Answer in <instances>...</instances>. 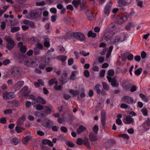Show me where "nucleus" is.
<instances>
[{
    "instance_id": "nucleus-40",
    "label": "nucleus",
    "mask_w": 150,
    "mask_h": 150,
    "mask_svg": "<svg viewBox=\"0 0 150 150\" xmlns=\"http://www.w3.org/2000/svg\"><path fill=\"white\" fill-rule=\"evenodd\" d=\"M141 112L144 116H147V115L148 111L146 108L144 107L141 110Z\"/></svg>"
},
{
    "instance_id": "nucleus-56",
    "label": "nucleus",
    "mask_w": 150,
    "mask_h": 150,
    "mask_svg": "<svg viewBox=\"0 0 150 150\" xmlns=\"http://www.w3.org/2000/svg\"><path fill=\"white\" fill-rule=\"evenodd\" d=\"M45 5V2L43 1L41 2H37L36 3V5L37 6H43Z\"/></svg>"
},
{
    "instance_id": "nucleus-15",
    "label": "nucleus",
    "mask_w": 150,
    "mask_h": 150,
    "mask_svg": "<svg viewBox=\"0 0 150 150\" xmlns=\"http://www.w3.org/2000/svg\"><path fill=\"white\" fill-rule=\"evenodd\" d=\"M42 125L45 127L50 128L52 126V122L50 120H48L45 123H43Z\"/></svg>"
},
{
    "instance_id": "nucleus-64",
    "label": "nucleus",
    "mask_w": 150,
    "mask_h": 150,
    "mask_svg": "<svg viewBox=\"0 0 150 150\" xmlns=\"http://www.w3.org/2000/svg\"><path fill=\"white\" fill-rule=\"evenodd\" d=\"M66 8L67 9L70 10L71 11H73L74 9L73 6L71 4L67 6Z\"/></svg>"
},
{
    "instance_id": "nucleus-8",
    "label": "nucleus",
    "mask_w": 150,
    "mask_h": 150,
    "mask_svg": "<svg viewBox=\"0 0 150 150\" xmlns=\"http://www.w3.org/2000/svg\"><path fill=\"white\" fill-rule=\"evenodd\" d=\"M131 2V0H117V3L120 6L129 5Z\"/></svg>"
},
{
    "instance_id": "nucleus-61",
    "label": "nucleus",
    "mask_w": 150,
    "mask_h": 150,
    "mask_svg": "<svg viewBox=\"0 0 150 150\" xmlns=\"http://www.w3.org/2000/svg\"><path fill=\"white\" fill-rule=\"evenodd\" d=\"M80 54L83 55L84 56H86L89 54V52L86 53V52L83 51H81L80 52Z\"/></svg>"
},
{
    "instance_id": "nucleus-6",
    "label": "nucleus",
    "mask_w": 150,
    "mask_h": 150,
    "mask_svg": "<svg viewBox=\"0 0 150 150\" xmlns=\"http://www.w3.org/2000/svg\"><path fill=\"white\" fill-rule=\"evenodd\" d=\"M3 98L5 100L12 99L15 96L13 92H8L7 91L4 92L3 94Z\"/></svg>"
},
{
    "instance_id": "nucleus-33",
    "label": "nucleus",
    "mask_w": 150,
    "mask_h": 150,
    "mask_svg": "<svg viewBox=\"0 0 150 150\" xmlns=\"http://www.w3.org/2000/svg\"><path fill=\"white\" fill-rule=\"evenodd\" d=\"M69 92L70 93L73 95L74 96H76L79 94V92L77 90H74L72 89H70Z\"/></svg>"
},
{
    "instance_id": "nucleus-30",
    "label": "nucleus",
    "mask_w": 150,
    "mask_h": 150,
    "mask_svg": "<svg viewBox=\"0 0 150 150\" xmlns=\"http://www.w3.org/2000/svg\"><path fill=\"white\" fill-rule=\"evenodd\" d=\"M49 39L48 38L45 39L44 43V45L45 47H48L50 46V44L49 42Z\"/></svg>"
},
{
    "instance_id": "nucleus-21",
    "label": "nucleus",
    "mask_w": 150,
    "mask_h": 150,
    "mask_svg": "<svg viewBox=\"0 0 150 150\" xmlns=\"http://www.w3.org/2000/svg\"><path fill=\"white\" fill-rule=\"evenodd\" d=\"M111 8V6L109 4H107L105 6L104 11V13L105 14L107 15L110 12V9Z\"/></svg>"
},
{
    "instance_id": "nucleus-22",
    "label": "nucleus",
    "mask_w": 150,
    "mask_h": 150,
    "mask_svg": "<svg viewBox=\"0 0 150 150\" xmlns=\"http://www.w3.org/2000/svg\"><path fill=\"white\" fill-rule=\"evenodd\" d=\"M81 0H73L72 1V4L74 6L77 8L79 5L81 3Z\"/></svg>"
},
{
    "instance_id": "nucleus-14",
    "label": "nucleus",
    "mask_w": 150,
    "mask_h": 150,
    "mask_svg": "<svg viewBox=\"0 0 150 150\" xmlns=\"http://www.w3.org/2000/svg\"><path fill=\"white\" fill-rule=\"evenodd\" d=\"M100 85L99 83L96 84L94 87V90L96 91V93L98 94L101 93L103 94V91L102 90L101 91L100 89Z\"/></svg>"
},
{
    "instance_id": "nucleus-47",
    "label": "nucleus",
    "mask_w": 150,
    "mask_h": 150,
    "mask_svg": "<svg viewBox=\"0 0 150 150\" xmlns=\"http://www.w3.org/2000/svg\"><path fill=\"white\" fill-rule=\"evenodd\" d=\"M58 48L61 53H63L65 51L64 48L62 45L58 46Z\"/></svg>"
},
{
    "instance_id": "nucleus-27",
    "label": "nucleus",
    "mask_w": 150,
    "mask_h": 150,
    "mask_svg": "<svg viewBox=\"0 0 150 150\" xmlns=\"http://www.w3.org/2000/svg\"><path fill=\"white\" fill-rule=\"evenodd\" d=\"M86 128L83 125H80L77 130V132L78 134H80L83 131L86 130Z\"/></svg>"
},
{
    "instance_id": "nucleus-24",
    "label": "nucleus",
    "mask_w": 150,
    "mask_h": 150,
    "mask_svg": "<svg viewBox=\"0 0 150 150\" xmlns=\"http://www.w3.org/2000/svg\"><path fill=\"white\" fill-rule=\"evenodd\" d=\"M67 76H61V78L60 79L63 85L67 81L68 79L67 78Z\"/></svg>"
},
{
    "instance_id": "nucleus-35",
    "label": "nucleus",
    "mask_w": 150,
    "mask_h": 150,
    "mask_svg": "<svg viewBox=\"0 0 150 150\" xmlns=\"http://www.w3.org/2000/svg\"><path fill=\"white\" fill-rule=\"evenodd\" d=\"M102 85L103 89L106 91H108L109 89V85L105 82H103L102 83Z\"/></svg>"
},
{
    "instance_id": "nucleus-54",
    "label": "nucleus",
    "mask_w": 150,
    "mask_h": 150,
    "mask_svg": "<svg viewBox=\"0 0 150 150\" xmlns=\"http://www.w3.org/2000/svg\"><path fill=\"white\" fill-rule=\"evenodd\" d=\"M4 113L5 114H10L12 113V111L11 109H6L4 110Z\"/></svg>"
},
{
    "instance_id": "nucleus-1",
    "label": "nucleus",
    "mask_w": 150,
    "mask_h": 150,
    "mask_svg": "<svg viewBox=\"0 0 150 150\" xmlns=\"http://www.w3.org/2000/svg\"><path fill=\"white\" fill-rule=\"evenodd\" d=\"M42 13V8H38L33 10L29 14V19L31 20L36 19L40 17Z\"/></svg>"
},
{
    "instance_id": "nucleus-59",
    "label": "nucleus",
    "mask_w": 150,
    "mask_h": 150,
    "mask_svg": "<svg viewBox=\"0 0 150 150\" xmlns=\"http://www.w3.org/2000/svg\"><path fill=\"white\" fill-rule=\"evenodd\" d=\"M74 59L73 58H71L68 60V64L69 65H71L73 64L74 63Z\"/></svg>"
},
{
    "instance_id": "nucleus-23",
    "label": "nucleus",
    "mask_w": 150,
    "mask_h": 150,
    "mask_svg": "<svg viewBox=\"0 0 150 150\" xmlns=\"http://www.w3.org/2000/svg\"><path fill=\"white\" fill-rule=\"evenodd\" d=\"M11 104L14 107H17L20 104V102L19 101H17L15 100H13L11 102Z\"/></svg>"
},
{
    "instance_id": "nucleus-34",
    "label": "nucleus",
    "mask_w": 150,
    "mask_h": 150,
    "mask_svg": "<svg viewBox=\"0 0 150 150\" xmlns=\"http://www.w3.org/2000/svg\"><path fill=\"white\" fill-rule=\"evenodd\" d=\"M24 129V128L21 127L17 126L15 128L16 131L18 133L22 132Z\"/></svg>"
},
{
    "instance_id": "nucleus-7",
    "label": "nucleus",
    "mask_w": 150,
    "mask_h": 150,
    "mask_svg": "<svg viewBox=\"0 0 150 150\" xmlns=\"http://www.w3.org/2000/svg\"><path fill=\"white\" fill-rule=\"evenodd\" d=\"M128 17V15L118 16L117 18L116 22L118 24H122L127 21Z\"/></svg>"
},
{
    "instance_id": "nucleus-26",
    "label": "nucleus",
    "mask_w": 150,
    "mask_h": 150,
    "mask_svg": "<svg viewBox=\"0 0 150 150\" xmlns=\"http://www.w3.org/2000/svg\"><path fill=\"white\" fill-rule=\"evenodd\" d=\"M131 84L129 83H125L123 85V87L125 90H128L131 87Z\"/></svg>"
},
{
    "instance_id": "nucleus-46",
    "label": "nucleus",
    "mask_w": 150,
    "mask_h": 150,
    "mask_svg": "<svg viewBox=\"0 0 150 150\" xmlns=\"http://www.w3.org/2000/svg\"><path fill=\"white\" fill-rule=\"evenodd\" d=\"M33 50L34 54L35 55H37L40 53L39 49H38L37 48H34Z\"/></svg>"
},
{
    "instance_id": "nucleus-18",
    "label": "nucleus",
    "mask_w": 150,
    "mask_h": 150,
    "mask_svg": "<svg viewBox=\"0 0 150 150\" xmlns=\"http://www.w3.org/2000/svg\"><path fill=\"white\" fill-rule=\"evenodd\" d=\"M52 105H50V107L47 106H44V109L47 114H50L52 112Z\"/></svg>"
},
{
    "instance_id": "nucleus-60",
    "label": "nucleus",
    "mask_w": 150,
    "mask_h": 150,
    "mask_svg": "<svg viewBox=\"0 0 150 150\" xmlns=\"http://www.w3.org/2000/svg\"><path fill=\"white\" fill-rule=\"evenodd\" d=\"M114 71L113 69L109 70L108 72V75H114Z\"/></svg>"
},
{
    "instance_id": "nucleus-36",
    "label": "nucleus",
    "mask_w": 150,
    "mask_h": 150,
    "mask_svg": "<svg viewBox=\"0 0 150 150\" xmlns=\"http://www.w3.org/2000/svg\"><path fill=\"white\" fill-rule=\"evenodd\" d=\"M83 144L86 146V147L88 149H91L90 145V143L88 139L85 140L83 141Z\"/></svg>"
},
{
    "instance_id": "nucleus-29",
    "label": "nucleus",
    "mask_w": 150,
    "mask_h": 150,
    "mask_svg": "<svg viewBox=\"0 0 150 150\" xmlns=\"http://www.w3.org/2000/svg\"><path fill=\"white\" fill-rule=\"evenodd\" d=\"M25 117L24 116L19 118L17 121L18 123L20 125H22L23 124V122L25 120Z\"/></svg>"
},
{
    "instance_id": "nucleus-48",
    "label": "nucleus",
    "mask_w": 150,
    "mask_h": 150,
    "mask_svg": "<svg viewBox=\"0 0 150 150\" xmlns=\"http://www.w3.org/2000/svg\"><path fill=\"white\" fill-rule=\"evenodd\" d=\"M20 51L23 53H25L26 50V47L24 46H22V47H20Z\"/></svg>"
},
{
    "instance_id": "nucleus-42",
    "label": "nucleus",
    "mask_w": 150,
    "mask_h": 150,
    "mask_svg": "<svg viewBox=\"0 0 150 150\" xmlns=\"http://www.w3.org/2000/svg\"><path fill=\"white\" fill-rule=\"evenodd\" d=\"M108 143L110 145L115 144L116 143L115 140L113 139H110L108 140Z\"/></svg>"
},
{
    "instance_id": "nucleus-49",
    "label": "nucleus",
    "mask_w": 150,
    "mask_h": 150,
    "mask_svg": "<svg viewBox=\"0 0 150 150\" xmlns=\"http://www.w3.org/2000/svg\"><path fill=\"white\" fill-rule=\"evenodd\" d=\"M44 106H43L40 105H36V109L38 110H42L44 109Z\"/></svg>"
},
{
    "instance_id": "nucleus-20",
    "label": "nucleus",
    "mask_w": 150,
    "mask_h": 150,
    "mask_svg": "<svg viewBox=\"0 0 150 150\" xmlns=\"http://www.w3.org/2000/svg\"><path fill=\"white\" fill-rule=\"evenodd\" d=\"M20 142V140L19 139L14 137L11 140V144L13 145H17Z\"/></svg>"
},
{
    "instance_id": "nucleus-3",
    "label": "nucleus",
    "mask_w": 150,
    "mask_h": 150,
    "mask_svg": "<svg viewBox=\"0 0 150 150\" xmlns=\"http://www.w3.org/2000/svg\"><path fill=\"white\" fill-rule=\"evenodd\" d=\"M126 37V35L123 34L120 35H117L114 38L111 40V43L114 44L116 42H122L125 40Z\"/></svg>"
},
{
    "instance_id": "nucleus-32",
    "label": "nucleus",
    "mask_w": 150,
    "mask_h": 150,
    "mask_svg": "<svg viewBox=\"0 0 150 150\" xmlns=\"http://www.w3.org/2000/svg\"><path fill=\"white\" fill-rule=\"evenodd\" d=\"M66 144L69 147L72 148L74 146V144L72 142L67 140L65 142Z\"/></svg>"
},
{
    "instance_id": "nucleus-43",
    "label": "nucleus",
    "mask_w": 150,
    "mask_h": 150,
    "mask_svg": "<svg viewBox=\"0 0 150 150\" xmlns=\"http://www.w3.org/2000/svg\"><path fill=\"white\" fill-rule=\"evenodd\" d=\"M142 70V69L141 68H139L135 71L134 73L136 75H139L141 74Z\"/></svg>"
},
{
    "instance_id": "nucleus-5",
    "label": "nucleus",
    "mask_w": 150,
    "mask_h": 150,
    "mask_svg": "<svg viewBox=\"0 0 150 150\" xmlns=\"http://www.w3.org/2000/svg\"><path fill=\"white\" fill-rule=\"evenodd\" d=\"M21 69L16 67L10 69L8 71V74L10 75L21 74Z\"/></svg>"
},
{
    "instance_id": "nucleus-50",
    "label": "nucleus",
    "mask_w": 150,
    "mask_h": 150,
    "mask_svg": "<svg viewBox=\"0 0 150 150\" xmlns=\"http://www.w3.org/2000/svg\"><path fill=\"white\" fill-rule=\"evenodd\" d=\"M61 130L64 133H66L68 131L67 128L64 126H62L60 128Z\"/></svg>"
},
{
    "instance_id": "nucleus-4",
    "label": "nucleus",
    "mask_w": 150,
    "mask_h": 150,
    "mask_svg": "<svg viewBox=\"0 0 150 150\" xmlns=\"http://www.w3.org/2000/svg\"><path fill=\"white\" fill-rule=\"evenodd\" d=\"M73 37L81 41H84L85 40L84 35L83 33L80 32H73Z\"/></svg>"
},
{
    "instance_id": "nucleus-19",
    "label": "nucleus",
    "mask_w": 150,
    "mask_h": 150,
    "mask_svg": "<svg viewBox=\"0 0 150 150\" xmlns=\"http://www.w3.org/2000/svg\"><path fill=\"white\" fill-rule=\"evenodd\" d=\"M89 137L90 140L92 142L96 141L97 139L96 135L95 134L93 133H90L89 134Z\"/></svg>"
},
{
    "instance_id": "nucleus-44",
    "label": "nucleus",
    "mask_w": 150,
    "mask_h": 150,
    "mask_svg": "<svg viewBox=\"0 0 150 150\" xmlns=\"http://www.w3.org/2000/svg\"><path fill=\"white\" fill-rule=\"evenodd\" d=\"M99 130L98 127L97 125H95L93 128V130L95 133L96 134L98 133Z\"/></svg>"
},
{
    "instance_id": "nucleus-52",
    "label": "nucleus",
    "mask_w": 150,
    "mask_h": 150,
    "mask_svg": "<svg viewBox=\"0 0 150 150\" xmlns=\"http://www.w3.org/2000/svg\"><path fill=\"white\" fill-rule=\"evenodd\" d=\"M71 98L70 95L67 94H64L63 98L66 100H68Z\"/></svg>"
},
{
    "instance_id": "nucleus-39",
    "label": "nucleus",
    "mask_w": 150,
    "mask_h": 150,
    "mask_svg": "<svg viewBox=\"0 0 150 150\" xmlns=\"http://www.w3.org/2000/svg\"><path fill=\"white\" fill-rule=\"evenodd\" d=\"M118 135L119 137H122L126 139H128L129 138V137L126 134H120Z\"/></svg>"
},
{
    "instance_id": "nucleus-53",
    "label": "nucleus",
    "mask_w": 150,
    "mask_h": 150,
    "mask_svg": "<svg viewBox=\"0 0 150 150\" xmlns=\"http://www.w3.org/2000/svg\"><path fill=\"white\" fill-rule=\"evenodd\" d=\"M24 81H19L16 84V86L17 85H19L20 86H19V87L18 88H21V87H22V86L24 84Z\"/></svg>"
},
{
    "instance_id": "nucleus-58",
    "label": "nucleus",
    "mask_w": 150,
    "mask_h": 150,
    "mask_svg": "<svg viewBox=\"0 0 150 150\" xmlns=\"http://www.w3.org/2000/svg\"><path fill=\"white\" fill-rule=\"evenodd\" d=\"M82 140L81 138L78 139L76 141L77 144L79 145H81L82 143Z\"/></svg>"
},
{
    "instance_id": "nucleus-31",
    "label": "nucleus",
    "mask_w": 150,
    "mask_h": 150,
    "mask_svg": "<svg viewBox=\"0 0 150 150\" xmlns=\"http://www.w3.org/2000/svg\"><path fill=\"white\" fill-rule=\"evenodd\" d=\"M58 84V82H56L55 85L54 86V89L57 91L61 90L62 88V86L60 85L57 86Z\"/></svg>"
},
{
    "instance_id": "nucleus-38",
    "label": "nucleus",
    "mask_w": 150,
    "mask_h": 150,
    "mask_svg": "<svg viewBox=\"0 0 150 150\" xmlns=\"http://www.w3.org/2000/svg\"><path fill=\"white\" fill-rule=\"evenodd\" d=\"M134 24L132 22L129 23L125 27V29L127 30H130L131 27L133 26Z\"/></svg>"
},
{
    "instance_id": "nucleus-37",
    "label": "nucleus",
    "mask_w": 150,
    "mask_h": 150,
    "mask_svg": "<svg viewBox=\"0 0 150 150\" xmlns=\"http://www.w3.org/2000/svg\"><path fill=\"white\" fill-rule=\"evenodd\" d=\"M57 82L56 79L54 78L50 80L49 81V84L50 85H52L54 84H55L56 82Z\"/></svg>"
},
{
    "instance_id": "nucleus-57",
    "label": "nucleus",
    "mask_w": 150,
    "mask_h": 150,
    "mask_svg": "<svg viewBox=\"0 0 150 150\" xmlns=\"http://www.w3.org/2000/svg\"><path fill=\"white\" fill-rule=\"evenodd\" d=\"M141 56L142 59H145L146 57V53L144 51H142V52H141Z\"/></svg>"
},
{
    "instance_id": "nucleus-25",
    "label": "nucleus",
    "mask_w": 150,
    "mask_h": 150,
    "mask_svg": "<svg viewBox=\"0 0 150 150\" xmlns=\"http://www.w3.org/2000/svg\"><path fill=\"white\" fill-rule=\"evenodd\" d=\"M37 102L42 103L43 105H45L46 104V101L42 98L40 96H38L36 99Z\"/></svg>"
},
{
    "instance_id": "nucleus-13",
    "label": "nucleus",
    "mask_w": 150,
    "mask_h": 150,
    "mask_svg": "<svg viewBox=\"0 0 150 150\" xmlns=\"http://www.w3.org/2000/svg\"><path fill=\"white\" fill-rule=\"evenodd\" d=\"M74 19L73 18H71L69 16L64 17L63 19L64 21L67 24L69 25L71 21H74Z\"/></svg>"
},
{
    "instance_id": "nucleus-12",
    "label": "nucleus",
    "mask_w": 150,
    "mask_h": 150,
    "mask_svg": "<svg viewBox=\"0 0 150 150\" xmlns=\"http://www.w3.org/2000/svg\"><path fill=\"white\" fill-rule=\"evenodd\" d=\"M117 28V25L114 23H111L110 24L108 27V29L110 32H112L116 29Z\"/></svg>"
},
{
    "instance_id": "nucleus-45",
    "label": "nucleus",
    "mask_w": 150,
    "mask_h": 150,
    "mask_svg": "<svg viewBox=\"0 0 150 150\" xmlns=\"http://www.w3.org/2000/svg\"><path fill=\"white\" fill-rule=\"evenodd\" d=\"M15 46V45L13 44V45H10L8 44L6 45V47L7 49L9 50H11L13 49Z\"/></svg>"
},
{
    "instance_id": "nucleus-16",
    "label": "nucleus",
    "mask_w": 150,
    "mask_h": 150,
    "mask_svg": "<svg viewBox=\"0 0 150 150\" xmlns=\"http://www.w3.org/2000/svg\"><path fill=\"white\" fill-rule=\"evenodd\" d=\"M23 23L25 24L29 25L32 28H34L35 27V23L32 21L25 20L23 21Z\"/></svg>"
},
{
    "instance_id": "nucleus-28",
    "label": "nucleus",
    "mask_w": 150,
    "mask_h": 150,
    "mask_svg": "<svg viewBox=\"0 0 150 150\" xmlns=\"http://www.w3.org/2000/svg\"><path fill=\"white\" fill-rule=\"evenodd\" d=\"M73 32L71 33H67V34L64 36L63 38L64 39H71L72 38V36H73Z\"/></svg>"
},
{
    "instance_id": "nucleus-62",
    "label": "nucleus",
    "mask_w": 150,
    "mask_h": 150,
    "mask_svg": "<svg viewBox=\"0 0 150 150\" xmlns=\"http://www.w3.org/2000/svg\"><path fill=\"white\" fill-rule=\"evenodd\" d=\"M50 11L52 13H57V10L54 7H52L50 9Z\"/></svg>"
},
{
    "instance_id": "nucleus-41",
    "label": "nucleus",
    "mask_w": 150,
    "mask_h": 150,
    "mask_svg": "<svg viewBox=\"0 0 150 150\" xmlns=\"http://www.w3.org/2000/svg\"><path fill=\"white\" fill-rule=\"evenodd\" d=\"M20 29L19 27H15L12 28L11 29V32L12 33H14L18 31Z\"/></svg>"
},
{
    "instance_id": "nucleus-2",
    "label": "nucleus",
    "mask_w": 150,
    "mask_h": 150,
    "mask_svg": "<svg viewBox=\"0 0 150 150\" xmlns=\"http://www.w3.org/2000/svg\"><path fill=\"white\" fill-rule=\"evenodd\" d=\"M51 59L48 56L43 57L41 60V64L39 65V68L40 69H44L49 64Z\"/></svg>"
},
{
    "instance_id": "nucleus-9",
    "label": "nucleus",
    "mask_w": 150,
    "mask_h": 150,
    "mask_svg": "<svg viewBox=\"0 0 150 150\" xmlns=\"http://www.w3.org/2000/svg\"><path fill=\"white\" fill-rule=\"evenodd\" d=\"M24 65L28 67H33L35 65V63L34 61L29 58L25 59L24 62Z\"/></svg>"
},
{
    "instance_id": "nucleus-63",
    "label": "nucleus",
    "mask_w": 150,
    "mask_h": 150,
    "mask_svg": "<svg viewBox=\"0 0 150 150\" xmlns=\"http://www.w3.org/2000/svg\"><path fill=\"white\" fill-rule=\"evenodd\" d=\"M30 137H31L30 136H26L24 138V140L25 142H27L30 140Z\"/></svg>"
},
{
    "instance_id": "nucleus-17",
    "label": "nucleus",
    "mask_w": 150,
    "mask_h": 150,
    "mask_svg": "<svg viewBox=\"0 0 150 150\" xmlns=\"http://www.w3.org/2000/svg\"><path fill=\"white\" fill-rule=\"evenodd\" d=\"M5 40L7 42L8 44L13 45L14 44V41L12 39L10 36H6L4 38Z\"/></svg>"
},
{
    "instance_id": "nucleus-10",
    "label": "nucleus",
    "mask_w": 150,
    "mask_h": 150,
    "mask_svg": "<svg viewBox=\"0 0 150 150\" xmlns=\"http://www.w3.org/2000/svg\"><path fill=\"white\" fill-rule=\"evenodd\" d=\"M122 100L124 102L127 104L132 103L133 102V99L130 96H127L123 97Z\"/></svg>"
},
{
    "instance_id": "nucleus-51",
    "label": "nucleus",
    "mask_w": 150,
    "mask_h": 150,
    "mask_svg": "<svg viewBox=\"0 0 150 150\" xmlns=\"http://www.w3.org/2000/svg\"><path fill=\"white\" fill-rule=\"evenodd\" d=\"M6 122V118L5 117H2L0 119V123L2 124H4Z\"/></svg>"
},
{
    "instance_id": "nucleus-11",
    "label": "nucleus",
    "mask_w": 150,
    "mask_h": 150,
    "mask_svg": "<svg viewBox=\"0 0 150 150\" xmlns=\"http://www.w3.org/2000/svg\"><path fill=\"white\" fill-rule=\"evenodd\" d=\"M124 122L126 124H133L134 122V119L130 116L129 115L126 116Z\"/></svg>"
},
{
    "instance_id": "nucleus-55",
    "label": "nucleus",
    "mask_w": 150,
    "mask_h": 150,
    "mask_svg": "<svg viewBox=\"0 0 150 150\" xmlns=\"http://www.w3.org/2000/svg\"><path fill=\"white\" fill-rule=\"evenodd\" d=\"M67 57L66 56H61L60 57L59 59L63 63L66 60Z\"/></svg>"
}]
</instances>
